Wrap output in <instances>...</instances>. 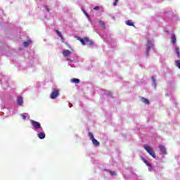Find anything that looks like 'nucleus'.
Segmentation results:
<instances>
[{"label": "nucleus", "instance_id": "obj_5", "mask_svg": "<svg viewBox=\"0 0 180 180\" xmlns=\"http://www.w3.org/2000/svg\"><path fill=\"white\" fill-rule=\"evenodd\" d=\"M153 47H154V43L153 42V41L148 40V48L146 50L147 57H148V53H150V50H151V49H153Z\"/></svg>", "mask_w": 180, "mask_h": 180}, {"label": "nucleus", "instance_id": "obj_19", "mask_svg": "<svg viewBox=\"0 0 180 180\" xmlns=\"http://www.w3.org/2000/svg\"><path fill=\"white\" fill-rule=\"evenodd\" d=\"M88 134H89V137L90 140H94V139H95L94 137V134H92L91 132H89Z\"/></svg>", "mask_w": 180, "mask_h": 180}, {"label": "nucleus", "instance_id": "obj_1", "mask_svg": "<svg viewBox=\"0 0 180 180\" xmlns=\"http://www.w3.org/2000/svg\"><path fill=\"white\" fill-rule=\"evenodd\" d=\"M77 40H79V41L83 44V46H85L86 44H89V46H92L94 44V41L89 39L88 37H84V39L81 37H78Z\"/></svg>", "mask_w": 180, "mask_h": 180}, {"label": "nucleus", "instance_id": "obj_13", "mask_svg": "<svg viewBox=\"0 0 180 180\" xmlns=\"http://www.w3.org/2000/svg\"><path fill=\"white\" fill-rule=\"evenodd\" d=\"M91 141H92L93 144H94V146H99V145L101 144V143H99V141H98V140L95 139V138H94V139L91 140Z\"/></svg>", "mask_w": 180, "mask_h": 180}, {"label": "nucleus", "instance_id": "obj_11", "mask_svg": "<svg viewBox=\"0 0 180 180\" xmlns=\"http://www.w3.org/2000/svg\"><path fill=\"white\" fill-rule=\"evenodd\" d=\"M171 41L173 43V44H175V43H176V36H175L174 34L172 35Z\"/></svg>", "mask_w": 180, "mask_h": 180}, {"label": "nucleus", "instance_id": "obj_24", "mask_svg": "<svg viewBox=\"0 0 180 180\" xmlns=\"http://www.w3.org/2000/svg\"><path fill=\"white\" fill-rule=\"evenodd\" d=\"M82 12L84 13V15H86L87 18H89V15H88V13H86L85 10H82Z\"/></svg>", "mask_w": 180, "mask_h": 180}, {"label": "nucleus", "instance_id": "obj_25", "mask_svg": "<svg viewBox=\"0 0 180 180\" xmlns=\"http://www.w3.org/2000/svg\"><path fill=\"white\" fill-rule=\"evenodd\" d=\"M117 2H119V0H115V2L113 3V6H116V5H117Z\"/></svg>", "mask_w": 180, "mask_h": 180}, {"label": "nucleus", "instance_id": "obj_23", "mask_svg": "<svg viewBox=\"0 0 180 180\" xmlns=\"http://www.w3.org/2000/svg\"><path fill=\"white\" fill-rule=\"evenodd\" d=\"M93 9H94V11H99V9H101V8L99 6H96Z\"/></svg>", "mask_w": 180, "mask_h": 180}, {"label": "nucleus", "instance_id": "obj_8", "mask_svg": "<svg viewBox=\"0 0 180 180\" xmlns=\"http://www.w3.org/2000/svg\"><path fill=\"white\" fill-rule=\"evenodd\" d=\"M17 103L19 106H22V105H23V97L19 96L17 100Z\"/></svg>", "mask_w": 180, "mask_h": 180}, {"label": "nucleus", "instance_id": "obj_3", "mask_svg": "<svg viewBox=\"0 0 180 180\" xmlns=\"http://www.w3.org/2000/svg\"><path fill=\"white\" fill-rule=\"evenodd\" d=\"M30 123L32 126H33L34 129H35V130H43V128L41 127V124H40V122L34 120H31Z\"/></svg>", "mask_w": 180, "mask_h": 180}, {"label": "nucleus", "instance_id": "obj_18", "mask_svg": "<svg viewBox=\"0 0 180 180\" xmlns=\"http://www.w3.org/2000/svg\"><path fill=\"white\" fill-rule=\"evenodd\" d=\"M175 50H176V54H177V57H178V58H180L179 48L176 47Z\"/></svg>", "mask_w": 180, "mask_h": 180}, {"label": "nucleus", "instance_id": "obj_10", "mask_svg": "<svg viewBox=\"0 0 180 180\" xmlns=\"http://www.w3.org/2000/svg\"><path fill=\"white\" fill-rule=\"evenodd\" d=\"M37 136L39 137V139H40L41 140H43V139H46V134L43 133L42 131L39 132L37 134Z\"/></svg>", "mask_w": 180, "mask_h": 180}, {"label": "nucleus", "instance_id": "obj_29", "mask_svg": "<svg viewBox=\"0 0 180 180\" xmlns=\"http://www.w3.org/2000/svg\"><path fill=\"white\" fill-rule=\"evenodd\" d=\"M152 79H154V77H152Z\"/></svg>", "mask_w": 180, "mask_h": 180}, {"label": "nucleus", "instance_id": "obj_22", "mask_svg": "<svg viewBox=\"0 0 180 180\" xmlns=\"http://www.w3.org/2000/svg\"><path fill=\"white\" fill-rule=\"evenodd\" d=\"M175 63H176V67H178V68H179V70H180V60H176Z\"/></svg>", "mask_w": 180, "mask_h": 180}, {"label": "nucleus", "instance_id": "obj_9", "mask_svg": "<svg viewBox=\"0 0 180 180\" xmlns=\"http://www.w3.org/2000/svg\"><path fill=\"white\" fill-rule=\"evenodd\" d=\"M159 148L160 151H162V154H165V155L167 154V148H165V146L162 145H160Z\"/></svg>", "mask_w": 180, "mask_h": 180}, {"label": "nucleus", "instance_id": "obj_12", "mask_svg": "<svg viewBox=\"0 0 180 180\" xmlns=\"http://www.w3.org/2000/svg\"><path fill=\"white\" fill-rule=\"evenodd\" d=\"M141 102H143V103H146V105H149L150 104V101H148V99L143 97L141 98Z\"/></svg>", "mask_w": 180, "mask_h": 180}, {"label": "nucleus", "instance_id": "obj_15", "mask_svg": "<svg viewBox=\"0 0 180 180\" xmlns=\"http://www.w3.org/2000/svg\"><path fill=\"white\" fill-rule=\"evenodd\" d=\"M29 44H32V41L29 40L23 42L24 47H27Z\"/></svg>", "mask_w": 180, "mask_h": 180}, {"label": "nucleus", "instance_id": "obj_21", "mask_svg": "<svg viewBox=\"0 0 180 180\" xmlns=\"http://www.w3.org/2000/svg\"><path fill=\"white\" fill-rule=\"evenodd\" d=\"M56 33L58 34V36L60 37V39H63V34H61V32L58 31V30H56Z\"/></svg>", "mask_w": 180, "mask_h": 180}, {"label": "nucleus", "instance_id": "obj_7", "mask_svg": "<svg viewBox=\"0 0 180 180\" xmlns=\"http://www.w3.org/2000/svg\"><path fill=\"white\" fill-rule=\"evenodd\" d=\"M62 53L63 57H68V56L71 55V51H70L68 49H64Z\"/></svg>", "mask_w": 180, "mask_h": 180}, {"label": "nucleus", "instance_id": "obj_14", "mask_svg": "<svg viewBox=\"0 0 180 180\" xmlns=\"http://www.w3.org/2000/svg\"><path fill=\"white\" fill-rule=\"evenodd\" d=\"M71 82H72L73 84H79L80 80L79 79H77V78H72L71 79Z\"/></svg>", "mask_w": 180, "mask_h": 180}, {"label": "nucleus", "instance_id": "obj_28", "mask_svg": "<svg viewBox=\"0 0 180 180\" xmlns=\"http://www.w3.org/2000/svg\"><path fill=\"white\" fill-rule=\"evenodd\" d=\"M68 49H71V46H70L68 44Z\"/></svg>", "mask_w": 180, "mask_h": 180}, {"label": "nucleus", "instance_id": "obj_16", "mask_svg": "<svg viewBox=\"0 0 180 180\" xmlns=\"http://www.w3.org/2000/svg\"><path fill=\"white\" fill-rule=\"evenodd\" d=\"M126 25H127L128 26H134V24L133 23V21H131V20H128L126 22Z\"/></svg>", "mask_w": 180, "mask_h": 180}, {"label": "nucleus", "instance_id": "obj_6", "mask_svg": "<svg viewBox=\"0 0 180 180\" xmlns=\"http://www.w3.org/2000/svg\"><path fill=\"white\" fill-rule=\"evenodd\" d=\"M141 159L144 162V164H146V165H147V167H148L150 168V169H153V167L151 166L150 163H149L148 161H147V160H146L143 157H141Z\"/></svg>", "mask_w": 180, "mask_h": 180}, {"label": "nucleus", "instance_id": "obj_27", "mask_svg": "<svg viewBox=\"0 0 180 180\" xmlns=\"http://www.w3.org/2000/svg\"><path fill=\"white\" fill-rule=\"evenodd\" d=\"M45 9H46V11H47L48 12H50V8H49V6H45Z\"/></svg>", "mask_w": 180, "mask_h": 180}, {"label": "nucleus", "instance_id": "obj_26", "mask_svg": "<svg viewBox=\"0 0 180 180\" xmlns=\"http://www.w3.org/2000/svg\"><path fill=\"white\" fill-rule=\"evenodd\" d=\"M21 117L23 119V120H26V116L25 115L22 114Z\"/></svg>", "mask_w": 180, "mask_h": 180}, {"label": "nucleus", "instance_id": "obj_20", "mask_svg": "<svg viewBox=\"0 0 180 180\" xmlns=\"http://www.w3.org/2000/svg\"><path fill=\"white\" fill-rule=\"evenodd\" d=\"M108 172H109L110 175H111V176H116V172H113L112 170H109Z\"/></svg>", "mask_w": 180, "mask_h": 180}, {"label": "nucleus", "instance_id": "obj_4", "mask_svg": "<svg viewBox=\"0 0 180 180\" xmlns=\"http://www.w3.org/2000/svg\"><path fill=\"white\" fill-rule=\"evenodd\" d=\"M60 95V91L57 89H53V91L51 94V99H56L57 96Z\"/></svg>", "mask_w": 180, "mask_h": 180}, {"label": "nucleus", "instance_id": "obj_2", "mask_svg": "<svg viewBox=\"0 0 180 180\" xmlns=\"http://www.w3.org/2000/svg\"><path fill=\"white\" fill-rule=\"evenodd\" d=\"M143 148L146 149L147 153H148V154L151 155V157H153V158H155V152H154V150H153V148H151V146L146 144L143 146Z\"/></svg>", "mask_w": 180, "mask_h": 180}, {"label": "nucleus", "instance_id": "obj_17", "mask_svg": "<svg viewBox=\"0 0 180 180\" xmlns=\"http://www.w3.org/2000/svg\"><path fill=\"white\" fill-rule=\"evenodd\" d=\"M98 23L100 25V26H101V27H103V29H106V26H105V22H103V21H98Z\"/></svg>", "mask_w": 180, "mask_h": 180}]
</instances>
